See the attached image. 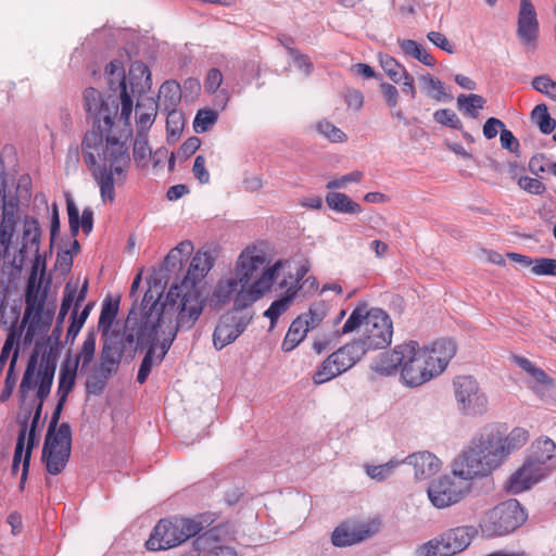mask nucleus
<instances>
[{
  "label": "nucleus",
  "instance_id": "obj_1",
  "mask_svg": "<svg viewBox=\"0 0 556 556\" xmlns=\"http://www.w3.org/2000/svg\"><path fill=\"white\" fill-rule=\"evenodd\" d=\"M105 78L112 94L103 98L93 87L84 91V104L92 128L81 142L84 162L100 189L103 203L115 199V184L124 181L130 165L128 141L132 137L131 114L137 98L136 125L138 132H148L157 115L154 98H141L152 87L151 72L141 63L129 70L128 83L121 61L105 66Z\"/></svg>",
  "mask_w": 556,
  "mask_h": 556
},
{
  "label": "nucleus",
  "instance_id": "obj_2",
  "mask_svg": "<svg viewBox=\"0 0 556 556\" xmlns=\"http://www.w3.org/2000/svg\"><path fill=\"white\" fill-rule=\"evenodd\" d=\"M286 265L287 262L277 261L269 266L263 245H248L239 254L233 270L217 281L210 298L211 306L230 302L237 311L251 306L271 289Z\"/></svg>",
  "mask_w": 556,
  "mask_h": 556
},
{
  "label": "nucleus",
  "instance_id": "obj_3",
  "mask_svg": "<svg viewBox=\"0 0 556 556\" xmlns=\"http://www.w3.org/2000/svg\"><path fill=\"white\" fill-rule=\"evenodd\" d=\"M179 329L187 328L178 326V319L155 305L151 290L144 293L139 311H130L125 324V341L135 343L136 349H147L137 375L140 384L147 381L152 368L162 363Z\"/></svg>",
  "mask_w": 556,
  "mask_h": 556
},
{
  "label": "nucleus",
  "instance_id": "obj_4",
  "mask_svg": "<svg viewBox=\"0 0 556 556\" xmlns=\"http://www.w3.org/2000/svg\"><path fill=\"white\" fill-rule=\"evenodd\" d=\"M529 439V431L522 427H515L508 433L501 426L488 427L454 462L453 475L464 480L489 476L522 448Z\"/></svg>",
  "mask_w": 556,
  "mask_h": 556
},
{
  "label": "nucleus",
  "instance_id": "obj_5",
  "mask_svg": "<svg viewBox=\"0 0 556 556\" xmlns=\"http://www.w3.org/2000/svg\"><path fill=\"white\" fill-rule=\"evenodd\" d=\"M214 257L207 251H198L180 283L169 288L166 299L155 296V305L178 319V326L191 328L202 313V303L197 285L208 274Z\"/></svg>",
  "mask_w": 556,
  "mask_h": 556
},
{
  "label": "nucleus",
  "instance_id": "obj_6",
  "mask_svg": "<svg viewBox=\"0 0 556 556\" xmlns=\"http://www.w3.org/2000/svg\"><path fill=\"white\" fill-rule=\"evenodd\" d=\"M361 331L355 342L362 343L364 353L369 350L384 349L392 341L393 326L390 316L380 308H369L358 304L341 328L342 334Z\"/></svg>",
  "mask_w": 556,
  "mask_h": 556
},
{
  "label": "nucleus",
  "instance_id": "obj_7",
  "mask_svg": "<svg viewBox=\"0 0 556 556\" xmlns=\"http://www.w3.org/2000/svg\"><path fill=\"white\" fill-rule=\"evenodd\" d=\"M527 520V514L520 503L510 498L490 509L480 522L483 535L504 536L518 529Z\"/></svg>",
  "mask_w": 556,
  "mask_h": 556
},
{
  "label": "nucleus",
  "instance_id": "obj_8",
  "mask_svg": "<svg viewBox=\"0 0 556 556\" xmlns=\"http://www.w3.org/2000/svg\"><path fill=\"white\" fill-rule=\"evenodd\" d=\"M201 530V523L192 519H162L154 527L146 546L149 551L168 549L197 535Z\"/></svg>",
  "mask_w": 556,
  "mask_h": 556
},
{
  "label": "nucleus",
  "instance_id": "obj_9",
  "mask_svg": "<svg viewBox=\"0 0 556 556\" xmlns=\"http://www.w3.org/2000/svg\"><path fill=\"white\" fill-rule=\"evenodd\" d=\"M457 410L465 416H482L486 413L489 400L478 380L472 376H457L453 380Z\"/></svg>",
  "mask_w": 556,
  "mask_h": 556
},
{
  "label": "nucleus",
  "instance_id": "obj_10",
  "mask_svg": "<svg viewBox=\"0 0 556 556\" xmlns=\"http://www.w3.org/2000/svg\"><path fill=\"white\" fill-rule=\"evenodd\" d=\"M364 348L359 342H349L331 353L313 376L316 384H321L351 369L363 356Z\"/></svg>",
  "mask_w": 556,
  "mask_h": 556
},
{
  "label": "nucleus",
  "instance_id": "obj_11",
  "mask_svg": "<svg viewBox=\"0 0 556 556\" xmlns=\"http://www.w3.org/2000/svg\"><path fill=\"white\" fill-rule=\"evenodd\" d=\"M477 534L472 526H459L442 532L420 547L421 556H454L465 551Z\"/></svg>",
  "mask_w": 556,
  "mask_h": 556
},
{
  "label": "nucleus",
  "instance_id": "obj_12",
  "mask_svg": "<svg viewBox=\"0 0 556 556\" xmlns=\"http://www.w3.org/2000/svg\"><path fill=\"white\" fill-rule=\"evenodd\" d=\"M72 451V429L67 422L59 426L56 435H46L42 446L41 460L47 471L56 476L66 467Z\"/></svg>",
  "mask_w": 556,
  "mask_h": 556
},
{
  "label": "nucleus",
  "instance_id": "obj_13",
  "mask_svg": "<svg viewBox=\"0 0 556 556\" xmlns=\"http://www.w3.org/2000/svg\"><path fill=\"white\" fill-rule=\"evenodd\" d=\"M42 312V302H37L36 298H33L29 293L26 295V309L24 313V317L22 320V325L20 328L11 327L8 337L4 341L0 353V372L3 370L7 361L9 359L11 353L17 349L18 340L22 336V331L24 325L28 323L24 341L26 343H30L36 334L37 328L39 326V320Z\"/></svg>",
  "mask_w": 556,
  "mask_h": 556
},
{
  "label": "nucleus",
  "instance_id": "obj_14",
  "mask_svg": "<svg viewBox=\"0 0 556 556\" xmlns=\"http://www.w3.org/2000/svg\"><path fill=\"white\" fill-rule=\"evenodd\" d=\"M36 366L37 357L33 355L28 361L26 370L22 378V382L20 384V394L24 401L27 397L29 391L35 389L37 386V397L39 402L43 403V401L50 394L55 367L54 365H50L48 363L46 365H40L36 375Z\"/></svg>",
  "mask_w": 556,
  "mask_h": 556
},
{
  "label": "nucleus",
  "instance_id": "obj_15",
  "mask_svg": "<svg viewBox=\"0 0 556 556\" xmlns=\"http://www.w3.org/2000/svg\"><path fill=\"white\" fill-rule=\"evenodd\" d=\"M405 357L401 371V379L407 387L415 388L430 381L427 361L420 353V344L417 341L404 343Z\"/></svg>",
  "mask_w": 556,
  "mask_h": 556
},
{
  "label": "nucleus",
  "instance_id": "obj_16",
  "mask_svg": "<svg viewBox=\"0 0 556 556\" xmlns=\"http://www.w3.org/2000/svg\"><path fill=\"white\" fill-rule=\"evenodd\" d=\"M467 486L455 478L444 476L432 481L428 486V498L439 509L450 507L463 500Z\"/></svg>",
  "mask_w": 556,
  "mask_h": 556
},
{
  "label": "nucleus",
  "instance_id": "obj_17",
  "mask_svg": "<svg viewBox=\"0 0 556 556\" xmlns=\"http://www.w3.org/2000/svg\"><path fill=\"white\" fill-rule=\"evenodd\" d=\"M456 344L453 340L441 339L420 346V353L428 367L430 379L441 376L456 354Z\"/></svg>",
  "mask_w": 556,
  "mask_h": 556
},
{
  "label": "nucleus",
  "instance_id": "obj_18",
  "mask_svg": "<svg viewBox=\"0 0 556 556\" xmlns=\"http://www.w3.org/2000/svg\"><path fill=\"white\" fill-rule=\"evenodd\" d=\"M306 273L307 268L304 265L298 268L295 275L291 273H283V277L279 282V288L286 291L285 295L278 300H275L264 313V316L269 318L270 320V328L275 327V324L278 320V318L282 314H285L291 306L300 289L299 282L305 276Z\"/></svg>",
  "mask_w": 556,
  "mask_h": 556
},
{
  "label": "nucleus",
  "instance_id": "obj_19",
  "mask_svg": "<svg viewBox=\"0 0 556 556\" xmlns=\"http://www.w3.org/2000/svg\"><path fill=\"white\" fill-rule=\"evenodd\" d=\"M546 473L538 467L529 457L507 480L505 489L511 494H519L531 489L534 484L544 479Z\"/></svg>",
  "mask_w": 556,
  "mask_h": 556
},
{
  "label": "nucleus",
  "instance_id": "obj_20",
  "mask_svg": "<svg viewBox=\"0 0 556 556\" xmlns=\"http://www.w3.org/2000/svg\"><path fill=\"white\" fill-rule=\"evenodd\" d=\"M378 531L376 522L343 523L332 533V544L339 547L357 544Z\"/></svg>",
  "mask_w": 556,
  "mask_h": 556
},
{
  "label": "nucleus",
  "instance_id": "obj_21",
  "mask_svg": "<svg viewBox=\"0 0 556 556\" xmlns=\"http://www.w3.org/2000/svg\"><path fill=\"white\" fill-rule=\"evenodd\" d=\"M250 318L233 315L223 316L213 333V344L216 350H222L232 343L248 327Z\"/></svg>",
  "mask_w": 556,
  "mask_h": 556
},
{
  "label": "nucleus",
  "instance_id": "obj_22",
  "mask_svg": "<svg viewBox=\"0 0 556 556\" xmlns=\"http://www.w3.org/2000/svg\"><path fill=\"white\" fill-rule=\"evenodd\" d=\"M517 35L527 46H534L539 36V22L535 9L530 0H520Z\"/></svg>",
  "mask_w": 556,
  "mask_h": 556
},
{
  "label": "nucleus",
  "instance_id": "obj_23",
  "mask_svg": "<svg viewBox=\"0 0 556 556\" xmlns=\"http://www.w3.org/2000/svg\"><path fill=\"white\" fill-rule=\"evenodd\" d=\"M528 457L548 476L556 469V444L548 438H540L531 444Z\"/></svg>",
  "mask_w": 556,
  "mask_h": 556
},
{
  "label": "nucleus",
  "instance_id": "obj_24",
  "mask_svg": "<svg viewBox=\"0 0 556 556\" xmlns=\"http://www.w3.org/2000/svg\"><path fill=\"white\" fill-rule=\"evenodd\" d=\"M404 343L394 346L391 351L379 354L371 363L370 368L382 375L392 376L402 371L404 363Z\"/></svg>",
  "mask_w": 556,
  "mask_h": 556
},
{
  "label": "nucleus",
  "instance_id": "obj_25",
  "mask_svg": "<svg viewBox=\"0 0 556 556\" xmlns=\"http://www.w3.org/2000/svg\"><path fill=\"white\" fill-rule=\"evenodd\" d=\"M41 229L38 220L31 216H25L23 219L22 242L20 255L25 258L35 255L38 258L40 247Z\"/></svg>",
  "mask_w": 556,
  "mask_h": 556
},
{
  "label": "nucleus",
  "instance_id": "obj_26",
  "mask_svg": "<svg viewBox=\"0 0 556 556\" xmlns=\"http://www.w3.org/2000/svg\"><path fill=\"white\" fill-rule=\"evenodd\" d=\"M406 463L414 467L416 479H428L434 476L441 469V460L428 451L417 452L405 459Z\"/></svg>",
  "mask_w": 556,
  "mask_h": 556
},
{
  "label": "nucleus",
  "instance_id": "obj_27",
  "mask_svg": "<svg viewBox=\"0 0 556 556\" xmlns=\"http://www.w3.org/2000/svg\"><path fill=\"white\" fill-rule=\"evenodd\" d=\"M88 283L84 282L81 289L78 292L77 283L67 282L64 289V295L62 299L60 312L58 315V323L61 324L68 311L71 309L73 303L75 302V309L73 315H76V311L79 307L80 303L85 300L87 294Z\"/></svg>",
  "mask_w": 556,
  "mask_h": 556
},
{
  "label": "nucleus",
  "instance_id": "obj_28",
  "mask_svg": "<svg viewBox=\"0 0 556 556\" xmlns=\"http://www.w3.org/2000/svg\"><path fill=\"white\" fill-rule=\"evenodd\" d=\"M67 214L71 232L76 236L79 227L88 235L93 227V211L90 207H85L79 217V211L72 199H67Z\"/></svg>",
  "mask_w": 556,
  "mask_h": 556
},
{
  "label": "nucleus",
  "instance_id": "obj_29",
  "mask_svg": "<svg viewBox=\"0 0 556 556\" xmlns=\"http://www.w3.org/2000/svg\"><path fill=\"white\" fill-rule=\"evenodd\" d=\"M309 328L304 317H296L290 325L286 337L281 343L283 352H291L294 350L305 338Z\"/></svg>",
  "mask_w": 556,
  "mask_h": 556
},
{
  "label": "nucleus",
  "instance_id": "obj_30",
  "mask_svg": "<svg viewBox=\"0 0 556 556\" xmlns=\"http://www.w3.org/2000/svg\"><path fill=\"white\" fill-rule=\"evenodd\" d=\"M78 362L65 361L60 369L58 396L61 402H66V399L72 391L77 372Z\"/></svg>",
  "mask_w": 556,
  "mask_h": 556
},
{
  "label": "nucleus",
  "instance_id": "obj_31",
  "mask_svg": "<svg viewBox=\"0 0 556 556\" xmlns=\"http://www.w3.org/2000/svg\"><path fill=\"white\" fill-rule=\"evenodd\" d=\"M418 80L421 90L431 99L438 102L450 101L452 99V96L445 91L444 84L431 74H420L418 75Z\"/></svg>",
  "mask_w": 556,
  "mask_h": 556
},
{
  "label": "nucleus",
  "instance_id": "obj_32",
  "mask_svg": "<svg viewBox=\"0 0 556 556\" xmlns=\"http://www.w3.org/2000/svg\"><path fill=\"white\" fill-rule=\"evenodd\" d=\"M328 207L343 214H358L362 206L342 192H329L325 199Z\"/></svg>",
  "mask_w": 556,
  "mask_h": 556
},
{
  "label": "nucleus",
  "instance_id": "obj_33",
  "mask_svg": "<svg viewBox=\"0 0 556 556\" xmlns=\"http://www.w3.org/2000/svg\"><path fill=\"white\" fill-rule=\"evenodd\" d=\"M181 99L180 85L175 80L165 81L159 90V100L166 112L175 111Z\"/></svg>",
  "mask_w": 556,
  "mask_h": 556
},
{
  "label": "nucleus",
  "instance_id": "obj_34",
  "mask_svg": "<svg viewBox=\"0 0 556 556\" xmlns=\"http://www.w3.org/2000/svg\"><path fill=\"white\" fill-rule=\"evenodd\" d=\"M397 43L405 55L418 60L426 66L433 67L435 65V59L417 41L399 39Z\"/></svg>",
  "mask_w": 556,
  "mask_h": 556
},
{
  "label": "nucleus",
  "instance_id": "obj_35",
  "mask_svg": "<svg viewBox=\"0 0 556 556\" xmlns=\"http://www.w3.org/2000/svg\"><path fill=\"white\" fill-rule=\"evenodd\" d=\"M28 451V439L25 433H18L16 440V446L13 455V464L12 471L15 473L18 469L20 464L23 465V481L27 480L28 471H29V463L31 453L29 456L27 455Z\"/></svg>",
  "mask_w": 556,
  "mask_h": 556
},
{
  "label": "nucleus",
  "instance_id": "obj_36",
  "mask_svg": "<svg viewBox=\"0 0 556 556\" xmlns=\"http://www.w3.org/2000/svg\"><path fill=\"white\" fill-rule=\"evenodd\" d=\"M194 247L190 240L181 241L172 249L165 257V266L168 269L180 267L185 261L193 253Z\"/></svg>",
  "mask_w": 556,
  "mask_h": 556
},
{
  "label": "nucleus",
  "instance_id": "obj_37",
  "mask_svg": "<svg viewBox=\"0 0 556 556\" xmlns=\"http://www.w3.org/2000/svg\"><path fill=\"white\" fill-rule=\"evenodd\" d=\"M486 103V100L477 93L459 94L457 97L458 109L467 116L472 118L478 117V111L482 110Z\"/></svg>",
  "mask_w": 556,
  "mask_h": 556
},
{
  "label": "nucleus",
  "instance_id": "obj_38",
  "mask_svg": "<svg viewBox=\"0 0 556 556\" xmlns=\"http://www.w3.org/2000/svg\"><path fill=\"white\" fill-rule=\"evenodd\" d=\"M121 358V351L111 344H104L100 357V371L108 378L117 367Z\"/></svg>",
  "mask_w": 556,
  "mask_h": 556
},
{
  "label": "nucleus",
  "instance_id": "obj_39",
  "mask_svg": "<svg viewBox=\"0 0 556 556\" xmlns=\"http://www.w3.org/2000/svg\"><path fill=\"white\" fill-rule=\"evenodd\" d=\"M0 206L2 210L1 223L16 226L20 211L18 201L15 198L7 200L3 184L0 186Z\"/></svg>",
  "mask_w": 556,
  "mask_h": 556
},
{
  "label": "nucleus",
  "instance_id": "obj_40",
  "mask_svg": "<svg viewBox=\"0 0 556 556\" xmlns=\"http://www.w3.org/2000/svg\"><path fill=\"white\" fill-rule=\"evenodd\" d=\"M379 62L384 73L394 84H400L407 73L405 66L391 55L380 54Z\"/></svg>",
  "mask_w": 556,
  "mask_h": 556
},
{
  "label": "nucleus",
  "instance_id": "obj_41",
  "mask_svg": "<svg viewBox=\"0 0 556 556\" xmlns=\"http://www.w3.org/2000/svg\"><path fill=\"white\" fill-rule=\"evenodd\" d=\"M532 122L539 127L540 131L548 135L555 127L556 122L551 117L545 104H538L531 112Z\"/></svg>",
  "mask_w": 556,
  "mask_h": 556
},
{
  "label": "nucleus",
  "instance_id": "obj_42",
  "mask_svg": "<svg viewBox=\"0 0 556 556\" xmlns=\"http://www.w3.org/2000/svg\"><path fill=\"white\" fill-rule=\"evenodd\" d=\"M328 304L325 301L314 302L306 313L301 314L299 317H304L307 321V327L311 329L317 328L328 314Z\"/></svg>",
  "mask_w": 556,
  "mask_h": 556
},
{
  "label": "nucleus",
  "instance_id": "obj_43",
  "mask_svg": "<svg viewBox=\"0 0 556 556\" xmlns=\"http://www.w3.org/2000/svg\"><path fill=\"white\" fill-rule=\"evenodd\" d=\"M403 464V460L391 459L382 465H366V473L376 481H383L392 476L395 469Z\"/></svg>",
  "mask_w": 556,
  "mask_h": 556
},
{
  "label": "nucleus",
  "instance_id": "obj_44",
  "mask_svg": "<svg viewBox=\"0 0 556 556\" xmlns=\"http://www.w3.org/2000/svg\"><path fill=\"white\" fill-rule=\"evenodd\" d=\"M217 118V112L212 109L199 110L193 121L194 131L197 134L207 131L211 127H213L216 124Z\"/></svg>",
  "mask_w": 556,
  "mask_h": 556
},
{
  "label": "nucleus",
  "instance_id": "obj_45",
  "mask_svg": "<svg viewBox=\"0 0 556 556\" xmlns=\"http://www.w3.org/2000/svg\"><path fill=\"white\" fill-rule=\"evenodd\" d=\"M96 352V334L94 332L87 333L83 346L74 362L81 364V368H87L94 357Z\"/></svg>",
  "mask_w": 556,
  "mask_h": 556
},
{
  "label": "nucleus",
  "instance_id": "obj_46",
  "mask_svg": "<svg viewBox=\"0 0 556 556\" xmlns=\"http://www.w3.org/2000/svg\"><path fill=\"white\" fill-rule=\"evenodd\" d=\"M42 404L43 403L39 402L37 409L33 416L30 426L28 427L26 424L23 425L18 432V433H25V435L28 439V451H27L28 456L33 452V448L35 447V445L38 443L37 427H38L40 416H41Z\"/></svg>",
  "mask_w": 556,
  "mask_h": 556
},
{
  "label": "nucleus",
  "instance_id": "obj_47",
  "mask_svg": "<svg viewBox=\"0 0 556 556\" xmlns=\"http://www.w3.org/2000/svg\"><path fill=\"white\" fill-rule=\"evenodd\" d=\"M151 156V149L148 144L147 132H138L134 143V159L137 163L146 165Z\"/></svg>",
  "mask_w": 556,
  "mask_h": 556
},
{
  "label": "nucleus",
  "instance_id": "obj_48",
  "mask_svg": "<svg viewBox=\"0 0 556 556\" xmlns=\"http://www.w3.org/2000/svg\"><path fill=\"white\" fill-rule=\"evenodd\" d=\"M316 130L331 142L346 141V135L328 121H320L316 124Z\"/></svg>",
  "mask_w": 556,
  "mask_h": 556
},
{
  "label": "nucleus",
  "instance_id": "obj_49",
  "mask_svg": "<svg viewBox=\"0 0 556 556\" xmlns=\"http://www.w3.org/2000/svg\"><path fill=\"white\" fill-rule=\"evenodd\" d=\"M364 178V173L362 170H353L341 177L330 179L326 184V188L328 190H339L345 189L349 184H358Z\"/></svg>",
  "mask_w": 556,
  "mask_h": 556
},
{
  "label": "nucleus",
  "instance_id": "obj_50",
  "mask_svg": "<svg viewBox=\"0 0 556 556\" xmlns=\"http://www.w3.org/2000/svg\"><path fill=\"white\" fill-rule=\"evenodd\" d=\"M15 231V225L0 223V260L7 258Z\"/></svg>",
  "mask_w": 556,
  "mask_h": 556
},
{
  "label": "nucleus",
  "instance_id": "obj_51",
  "mask_svg": "<svg viewBox=\"0 0 556 556\" xmlns=\"http://www.w3.org/2000/svg\"><path fill=\"white\" fill-rule=\"evenodd\" d=\"M117 314V305L112 304L111 302H104L101 308L100 317H99V328L106 333Z\"/></svg>",
  "mask_w": 556,
  "mask_h": 556
},
{
  "label": "nucleus",
  "instance_id": "obj_52",
  "mask_svg": "<svg viewBox=\"0 0 556 556\" xmlns=\"http://www.w3.org/2000/svg\"><path fill=\"white\" fill-rule=\"evenodd\" d=\"M532 87L536 91L544 93L552 100L556 101V81H554L549 76L542 75L535 77L532 81Z\"/></svg>",
  "mask_w": 556,
  "mask_h": 556
},
{
  "label": "nucleus",
  "instance_id": "obj_53",
  "mask_svg": "<svg viewBox=\"0 0 556 556\" xmlns=\"http://www.w3.org/2000/svg\"><path fill=\"white\" fill-rule=\"evenodd\" d=\"M433 118L437 123L454 129H460L463 124L457 114L450 109H441L434 112Z\"/></svg>",
  "mask_w": 556,
  "mask_h": 556
},
{
  "label": "nucleus",
  "instance_id": "obj_54",
  "mask_svg": "<svg viewBox=\"0 0 556 556\" xmlns=\"http://www.w3.org/2000/svg\"><path fill=\"white\" fill-rule=\"evenodd\" d=\"M531 271L535 276H556V260L546 257L534 258Z\"/></svg>",
  "mask_w": 556,
  "mask_h": 556
},
{
  "label": "nucleus",
  "instance_id": "obj_55",
  "mask_svg": "<svg viewBox=\"0 0 556 556\" xmlns=\"http://www.w3.org/2000/svg\"><path fill=\"white\" fill-rule=\"evenodd\" d=\"M184 128L182 114L175 111L167 112L166 130L170 137H178Z\"/></svg>",
  "mask_w": 556,
  "mask_h": 556
},
{
  "label": "nucleus",
  "instance_id": "obj_56",
  "mask_svg": "<svg viewBox=\"0 0 556 556\" xmlns=\"http://www.w3.org/2000/svg\"><path fill=\"white\" fill-rule=\"evenodd\" d=\"M517 184L522 190L531 194H542L545 191V186L542 181L529 176H520Z\"/></svg>",
  "mask_w": 556,
  "mask_h": 556
},
{
  "label": "nucleus",
  "instance_id": "obj_57",
  "mask_svg": "<svg viewBox=\"0 0 556 556\" xmlns=\"http://www.w3.org/2000/svg\"><path fill=\"white\" fill-rule=\"evenodd\" d=\"M290 54L293 58L294 65L302 71L306 76H309L314 70L313 63L308 55L302 54L288 47Z\"/></svg>",
  "mask_w": 556,
  "mask_h": 556
},
{
  "label": "nucleus",
  "instance_id": "obj_58",
  "mask_svg": "<svg viewBox=\"0 0 556 556\" xmlns=\"http://www.w3.org/2000/svg\"><path fill=\"white\" fill-rule=\"evenodd\" d=\"M427 38L434 46L440 48L441 50L452 54L455 52L454 45L450 42L445 35L440 31H429Z\"/></svg>",
  "mask_w": 556,
  "mask_h": 556
},
{
  "label": "nucleus",
  "instance_id": "obj_59",
  "mask_svg": "<svg viewBox=\"0 0 556 556\" xmlns=\"http://www.w3.org/2000/svg\"><path fill=\"white\" fill-rule=\"evenodd\" d=\"M223 83V74L218 68H211L207 72L204 88L210 93H215Z\"/></svg>",
  "mask_w": 556,
  "mask_h": 556
},
{
  "label": "nucleus",
  "instance_id": "obj_60",
  "mask_svg": "<svg viewBox=\"0 0 556 556\" xmlns=\"http://www.w3.org/2000/svg\"><path fill=\"white\" fill-rule=\"evenodd\" d=\"M380 89L387 105L391 109L395 108L397 105L400 98L399 90L396 89V87L391 84L383 83L380 85Z\"/></svg>",
  "mask_w": 556,
  "mask_h": 556
},
{
  "label": "nucleus",
  "instance_id": "obj_61",
  "mask_svg": "<svg viewBox=\"0 0 556 556\" xmlns=\"http://www.w3.org/2000/svg\"><path fill=\"white\" fill-rule=\"evenodd\" d=\"M192 172L201 184H207L210 181V173L205 167V159L202 155L195 157Z\"/></svg>",
  "mask_w": 556,
  "mask_h": 556
},
{
  "label": "nucleus",
  "instance_id": "obj_62",
  "mask_svg": "<svg viewBox=\"0 0 556 556\" xmlns=\"http://www.w3.org/2000/svg\"><path fill=\"white\" fill-rule=\"evenodd\" d=\"M504 127L505 124L501 119L496 117H490L483 125V136L486 139H493L497 136L498 131L501 132L502 128Z\"/></svg>",
  "mask_w": 556,
  "mask_h": 556
},
{
  "label": "nucleus",
  "instance_id": "obj_63",
  "mask_svg": "<svg viewBox=\"0 0 556 556\" xmlns=\"http://www.w3.org/2000/svg\"><path fill=\"white\" fill-rule=\"evenodd\" d=\"M501 146L503 149H506L510 152H517L519 149V142L514 136V134L506 129L505 127L502 128L501 135H500Z\"/></svg>",
  "mask_w": 556,
  "mask_h": 556
},
{
  "label": "nucleus",
  "instance_id": "obj_64",
  "mask_svg": "<svg viewBox=\"0 0 556 556\" xmlns=\"http://www.w3.org/2000/svg\"><path fill=\"white\" fill-rule=\"evenodd\" d=\"M345 102L349 108L359 111L364 104L363 93L358 90H349L345 94Z\"/></svg>",
  "mask_w": 556,
  "mask_h": 556
}]
</instances>
